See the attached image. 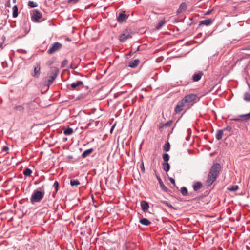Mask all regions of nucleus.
Instances as JSON below:
<instances>
[{
    "label": "nucleus",
    "instance_id": "1",
    "mask_svg": "<svg viewBox=\"0 0 250 250\" xmlns=\"http://www.w3.org/2000/svg\"><path fill=\"white\" fill-rule=\"evenodd\" d=\"M221 170V166L218 163L214 164L210 169L206 183L208 186H210L216 180Z\"/></svg>",
    "mask_w": 250,
    "mask_h": 250
},
{
    "label": "nucleus",
    "instance_id": "2",
    "mask_svg": "<svg viewBox=\"0 0 250 250\" xmlns=\"http://www.w3.org/2000/svg\"><path fill=\"white\" fill-rule=\"evenodd\" d=\"M59 73V70L57 67H51L48 76L44 78V84L48 86L52 84Z\"/></svg>",
    "mask_w": 250,
    "mask_h": 250
},
{
    "label": "nucleus",
    "instance_id": "3",
    "mask_svg": "<svg viewBox=\"0 0 250 250\" xmlns=\"http://www.w3.org/2000/svg\"><path fill=\"white\" fill-rule=\"evenodd\" d=\"M43 188V187L42 186L40 188L41 190H35L33 191L30 198V201L32 204L40 202L43 199L45 194V192L43 189L42 190Z\"/></svg>",
    "mask_w": 250,
    "mask_h": 250
},
{
    "label": "nucleus",
    "instance_id": "4",
    "mask_svg": "<svg viewBox=\"0 0 250 250\" xmlns=\"http://www.w3.org/2000/svg\"><path fill=\"white\" fill-rule=\"evenodd\" d=\"M197 98V95L195 94H189L185 96L181 101L185 104L187 106L186 110L188 109L193 105V103L191 104V105L189 104L192 102H195L196 101Z\"/></svg>",
    "mask_w": 250,
    "mask_h": 250
},
{
    "label": "nucleus",
    "instance_id": "5",
    "mask_svg": "<svg viewBox=\"0 0 250 250\" xmlns=\"http://www.w3.org/2000/svg\"><path fill=\"white\" fill-rule=\"evenodd\" d=\"M131 31L130 29H126L123 32L119 37V40L121 42H124L128 38H131Z\"/></svg>",
    "mask_w": 250,
    "mask_h": 250
},
{
    "label": "nucleus",
    "instance_id": "6",
    "mask_svg": "<svg viewBox=\"0 0 250 250\" xmlns=\"http://www.w3.org/2000/svg\"><path fill=\"white\" fill-rule=\"evenodd\" d=\"M62 47L61 43L58 42H55L51 47L47 50V52L49 54H52L55 52L59 50Z\"/></svg>",
    "mask_w": 250,
    "mask_h": 250
},
{
    "label": "nucleus",
    "instance_id": "7",
    "mask_svg": "<svg viewBox=\"0 0 250 250\" xmlns=\"http://www.w3.org/2000/svg\"><path fill=\"white\" fill-rule=\"evenodd\" d=\"M42 17V14L38 10L35 9L33 10L31 14V19L32 21L38 22Z\"/></svg>",
    "mask_w": 250,
    "mask_h": 250
},
{
    "label": "nucleus",
    "instance_id": "8",
    "mask_svg": "<svg viewBox=\"0 0 250 250\" xmlns=\"http://www.w3.org/2000/svg\"><path fill=\"white\" fill-rule=\"evenodd\" d=\"M41 74L40 63L37 62L34 66V72L32 74V76L35 78H38Z\"/></svg>",
    "mask_w": 250,
    "mask_h": 250
},
{
    "label": "nucleus",
    "instance_id": "9",
    "mask_svg": "<svg viewBox=\"0 0 250 250\" xmlns=\"http://www.w3.org/2000/svg\"><path fill=\"white\" fill-rule=\"evenodd\" d=\"M128 17V15L125 14V12L120 13L117 17V21L119 23H123L126 20Z\"/></svg>",
    "mask_w": 250,
    "mask_h": 250
},
{
    "label": "nucleus",
    "instance_id": "10",
    "mask_svg": "<svg viewBox=\"0 0 250 250\" xmlns=\"http://www.w3.org/2000/svg\"><path fill=\"white\" fill-rule=\"evenodd\" d=\"M187 108V106L182 101H180V104L177 105L175 108V112L176 114L180 113L184 109V108Z\"/></svg>",
    "mask_w": 250,
    "mask_h": 250
},
{
    "label": "nucleus",
    "instance_id": "11",
    "mask_svg": "<svg viewBox=\"0 0 250 250\" xmlns=\"http://www.w3.org/2000/svg\"><path fill=\"white\" fill-rule=\"evenodd\" d=\"M203 76V72L202 71H198L194 74L192 76V80L193 82H198L199 81L202 77Z\"/></svg>",
    "mask_w": 250,
    "mask_h": 250
},
{
    "label": "nucleus",
    "instance_id": "12",
    "mask_svg": "<svg viewBox=\"0 0 250 250\" xmlns=\"http://www.w3.org/2000/svg\"><path fill=\"white\" fill-rule=\"evenodd\" d=\"M187 7V5L185 2L182 3L180 6L178 10H177V14H179L181 13H183L186 11Z\"/></svg>",
    "mask_w": 250,
    "mask_h": 250
},
{
    "label": "nucleus",
    "instance_id": "13",
    "mask_svg": "<svg viewBox=\"0 0 250 250\" xmlns=\"http://www.w3.org/2000/svg\"><path fill=\"white\" fill-rule=\"evenodd\" d=\"M141 207L142 210L144 212L147 211L149 208V205L148 202L146 201H142L141 202Z\"/></svg>",
    "mask_w": 250,
    "mask_h": 250
},
{
    "label": "nucleus",
    "instance_id": "14",
    "mask_svg": "<svg viewBox=\"0 0 250 250\" xmlns=\"http://www.w3.org/2000/svg\"><path fill=\"white\" fill-rule=\"evenodd\" d=\"M83 84V82L81 81H77L75 83H73L71 84V87L73 90L77 89V87L82 86Z\"/></svg>",
    "mask_w": 250,
    "mask_h": 250
},
{
    "label": "nucleus",
    "instance_id": "15",
    "mask_svg": "<svg viewBox=\"0 0 250 250\" xmlns=\"http://www.w3.org/2000/svg\"><path fill=\"white\" fill-rule=\"evenodd\" d=\"M140 60L139 59H135L129 62L128 66L131 68H135L139 64Z\"/></svg>",
    "mask_w": 250,
    "mask_h": 250
},
{
    "label": "nucleus",
    "instance_id": "16",
    "mask_svg": "<svg viewBox=\"0 0 250 250\" xmlns=\"http://www.w3.org/2000/svg\"><path fill=\"white\" fill-rule=\"evenodd\" d=\"M213 21L211 19H208L205 20L201 21L199 22V25H205L208 26L212 23Z\"/></svg>",
    "mask_w": 250,
    "mask_h": 250
},
{
    "label": "nucleus",
    "instance_id": "17",
    "mask_svg": "<svg viewBox=\"0 0 250 250\" xmlns=\"http://www.w3.org/2000/svg\"><path fill=\"white\" fill-rule=\"evenodd\" d=\"M94 149L93 148H90L85 150L82 154V157L83 158H85L86 157L89 156L93 151Z\"/></svg>",
    "mask_w": 250,
    "mask_h": 250
},
{
    "label": "nucleus",
    "instance_id": "18",
    "mask_svg": "<svg viewBox=\"0 0 250 250\" xmlns=\"http://www.w3.org/2000/svg\"><path fill=\"white\" fill-rule=\"evenodd\" d=\"M156 176H157V178L159 181V183L160 184L161 188H162V190L167 192L168 190L167 188L164 185L160 176H158V175H156Z\"/></svg>",
    "mask_w": 250,
    "mask_h": 250
},
{
    "label": "nucleus",
    "instance_id": "19",
    "mask_svg": "<svg viewBox=\"0 0 250 250\" xmlns=\"http://www.w3.org/2000/svg\"><path fill=\"white\" fill-rule=\"evenodd\" d=\"M203 185L201 182H197L194 184L193 185V188L194 191H197L199 190L202 187Z\"/></svg>",
    "mask_w": 250,
    "mask_h": 250
},
{
    "label": "nucleus",
    "instance_id": "20",
    "mask_svg": "<svg viewBox=\"0 0 250 250\" xmlns=\"http://www.w3.org/2000/svg\"><path fill=\"white\" fill-rule=\"evenodd\" d=\"M139 222L144 226H149L151 224V222L146 218H142L140 219Z\"/></svg>",
    "mask_w": 250,
    "mask_h": 250
},
{
    "label": "nucleus",
    "instance_id": "21",
    "mask_svg": "<svg viewBox=\"0 0 250 250\" xmlns=\"http://www.w3.org/2000/svg\"><path fill=\"white\" fill-rule=\"evenodd\" d=\"M165 22L166 21L165 19H163L162 20H160L156 27V29L159 30L161 28V27L165 24Z\"/></svg>",
    "mask_w": 250,
    "mask_h": 250
},
{
    "label": "nucleus",
    "instance_id": "22",
    "mask_svg": "<svg viewBox=\"0 0 250 250\" xmlns=\"http://www.w3.org/2000/svg\"><path fill=\"white\" fill-rule=\"evenodd\" d=\"M74 131L72 128L70 127H68L66 129H65L63 131V133L65 135H70L73 133Z\"/></svg>",
    "mask_w": 250,
    "mask_h": 250
},
{
    "label": "nucleus",
    "instance_id": "23",
    "mask_svg": "<svg viewBox=\"0 0 250 250\" xmlns=\"http://www.w3.org/2000/svg\"><path fill=\"white\" fill-rule=\"evenodd\" d=\"M223 132L222 130H218L216 135V138L218 140H220L222 138Z\"/></svg>",
    "mask_w": 250,
    "mask_h": 250
},
{
    "label": "nucleus",
    "instance_id": "24",
    "mask_svg": "<svg viewBox=\"0 0 250 250\" xmlns=\"http://www.w3.org/2000/svg\"><path fill=\"white\" fill-rule=\"evenodd\" d=\"M13 17L16 18L18 15V8L17 5L13 6Z\"/></svg>",
    "mask_w": 250,
    "mask_h": 250
},
{
    "label": "nucleus",
    "instance_id": "25",
    "mask_svg": "<svg viewBox=\"0 0 250 250\" xmlns=\"http://www.w3.org/2000/svg\"><path fill=\"white\" fill-rule=\"evenodd\" d=\"M243 99L246 102H250V93L245 92L244 94Z\"/></svg>",
    "mask_w": 250,
    "mask_h": 250
},
{
    "label": "nucleus",
    "instance_id": "26",
    "mask_svg": "<svg viewBox=\"0 0 250 250\" xmlns=\"http://www.w3.org/2000/svg\"><path fill=\"white\" fill-rule=\"evenodd\" d=\"M163 166L164 170L167 172L169 171L170 169V165L167 162H164L163 163Z\"/></svg>",
    "mask_w": 250,
    "mask_h": 250
},
{
    "label": "nucleus",
    "instance_id": "27",
    "mask_svg": "<svg viewBox=\"0 0 250 250\" xmlns=\"http://www.w3.org/2000/svg\"><path fill=\"white\" fill-rule=\"evenodd\" d=\"M70 183L71 186H78L80 184L79 180L75 179H71Z\"/></svg>",
    "mask_w": 250,
    "mask_h": 250
},
{
    "label": "nucleus",
    "instance_id": "28",
    "mask_svg": "<svg viewBox=\"0 0 250 250\" xmlns=\"http://www.w3.org/2000/svg\"><path fill=\"white\" fill-rule=\"evenodd\" d=\"M32 173V171L29 168H26L23 171V174L26 176H29Z\"/></svg>",
    "mask_w": 250,
    "mask_h": 250
},
{
    "label": "nucleus",
    "instance_id": "29",
    "mask_svg": "<svg viewBox=\"0 0 250 250\" xmlns=\"http://www.w3.org/2000/svg\"><path fill=\"white\" fill-rule=\"evenodd\" d=\"M170 143L168 142H167L164 146V150L167 152L170 150Z\"/></svg>",
    "mask_w": 250,
    "mask_h": 250
},
{
    "label": "nucleus",
    "instance_id": "30",
    "mask_svg": "<svg viewBox=\"0 0 250 250\" xmlns=\"http://www.w3.org/2000/svg\"><path fill=\"white\" fill-rule=\"evenodd\" d=\"M181 192L183 196H186L188 194V189L186 187H182L181 188Z\"/></svg>",
    "mask_w": 250,
    "mask_h": 250
},
{
    "label": "nucleus",
    "instance_id": "31",
    "mask_svg": "<svg viewBox=\"0 0 250 250\" xmlns=\"http://www.w3.org/2000/svg\"><path fill=\"white\" fill-rule=\"evenodd\" d=\"M14 109L19 111H23L24 107L22 105H17L14 107Z\"/></svg>",
    "mask_w": 250,
    "mask_h": 250
},
{
    "label": "nucleus",
    "instance_id": "32",
    "mask_svg": "<svg viewBox=\"0 0 250 250\" xmlns=\"http://www.w3.org/2000/svg\"><path fill=\"white\" fill-rule=\"evenodd\" d=\"M229 191H235L238 189V186L233 185L232 186L229 188L228 189Z\"/></svg>",
    "mask_w": 250,
    "mask_h": 250
},
{
    "label": "nucleus",
    "instance_id": "33",
    "mask_svg": "<svg viewBox=\"0 0 250 250\" xmlns=\"http://www.w3.org/2000/svg\"><path fill=\"white\" fill-rule=\"evenodd\" d=\"M163 159L165 162H167L169 159V155L167 153H165L163 155Z\"/></svg>",
    "mask_w": 250,
    "mask_h": 250
},
{
    "label": "nucleus",
    "instance_id": "34",
    "mask_svg": "<svg viewBox=\"0 0 250 250\" xmlns=\"http://www.w3.org/2000/svg\"><path fill=\"white\" fill-rule=\"evenodd\" d=\"M28 5L31 8H34L37 6V4L32 1H29L28 3Z\"/></svg>",
    "mask_w": 250,
    "mask_h": 250
},
{
    "label": "nucleus",
    "instance_id": "35",
    "mask_svg": "<svg viewBox=\"0 0 250 250\" xmlns=\"http://www.w3.org/2000/svg\"><path fill=\"white\" fill-rule=\"evenodd\" d=\"M53 187L55 188L56 192H57L59 189V183L57 181L54 182Z\"/></svg>",
    "mask_w": 250,
    "mask_h": 250
},
{
    "label": "nucleus",
    "instance_id": "36",
    "mask_svg": "<svg viewBox=\"0 0 250 250\" xmlns=\"http://www.w3.org/2000/svg\"><path fill=\"white\" fill-rule=\"evenodd\" d=\"M68 62L67 60H66V59L64 60L62 62L61 67L62 68H64V67H65L67 65Z\"/></svg>",
    "mask_w": 250,
    "mask_h": 250
},
{
    "label": "nucleus",
    "instance_id": "37",
    "mask_svg": "<svg viewBox=\"0 0 250 250\" xmlns=\"http://www.w3.org/2000/svg\"><path fill=\"white\" fill-rule=\"evenodd\" d=\"M240 117H245V120H248L250 119V112L247 114H244L240 115Z\"/></svg>",
    "mask_w": 250,
    "mask_h": 250
},
{
    "label": "nucleus",
    "instance_id": "38",
    "mask_svg": "<svg viewBox=\"0 0 250 250\" xmlns=\"http://www.w3.org/2000/svg\"><path fill=\"white\" fill-rule=\"evenodd\" d=\"M140 168H141V172L142 173H145V169L144 162H143V161L141 162V166H140Z\"/></svg>",
    "mask_w": 250,
    "mask_h": 250
},
{
    "label": "nucleus",
    "instance_id": "39",
    "mask_svg": "<svg viewBox=\"0 0 250 250\" xmlns=\"http://www.w3.org/2000/svg\"><path fill=\"white\" fill-rule=\"evenodd\" d=\"M169 181H170V182L175 186V182L174 179H173L172 178H169Z\"/></svg>",
    "mask_w": 250,
    "mask_h": 250
},
{
    "label": "nucleus",
    "instance_id": "40",
    "mask_svg": "<svg viewBox=\"0 0 250 250\" xmlns=\"http://www.w3.org/2000/svg\"><path fill=\"white\" fill-rule=\"evenodd\" d=\"M9 149V148L7 146H4L2 149V151L4 152H6Z\"/></svg>",
    "mask_w": 250,
    "mask_h": 250
},
{
    "label": "nucleus",
    "instance_id": "41",
    "mask_svg": "<svg viewBox=\"0 0 250 250\" xmlns=\"http://www.w3.org/2000/svg\"><path fill=\"white\" fill-rule=\"evenodd\" d=\"M212 10H213V9L208 10V11H207L204 14V15H209L211 13V12H212Z\"/></svg>",
    "mask_w": 250,
    "mask_h": 250
},
{
    "label": "nucleus",
    "instance_id": "42",
    "mask_svg": "<svg viewBox=\"0 0 250 250\" xmlns=\"http://www.w3.org/2000/svg\"><path fill=\"white\" fill-rule=\"evenodd\" d=\"M171 121L168 122L166 123V124H165V125L167 126H169L171 125Z\"/></svg>",
    "mask_w": 250,
    "mask_h": 250
},
{
    "label": "nucleus",
    "instance_id": "43",
    "mask_svg": "<svg viewBox=\"0 0 250 250\" xmlns=\"http://www.w3.org/2000/svg\"><path fill=\"white\" fill-rule=\"evenodd\" d=\"M164 126H165V124H164L163 123H160L159 125V129L163 128L164 127Z\"/></svg>",
    "mask_w": 250,
    "mask_h": 250
},
{
    "label": "nucleus",
    "instance_id": "44",
    "mask_svg": "<svg viewBox=\"0 0 250 250\" xmlns=\"http://www.w3.org/2000/svg\"><path fill=\"white\" fill-rule=\"evenodd\" d=\"M162 203H163L164 204H165L166 206H167L168 207V205H169V203H168L167 201H162Z\"/></svg>",
    "mask_w": 250,
    "mask_h": 250
},
{
    "label": "nucleus",
    "instance_id": "45",
    "mask_svg": "<svg viewBox=\"0 0 250 250\" xmlns=\"http://www.w3.org/2000/svg\"><path fill=\"white\" fill-rule=\"evenodd\" d=\"M226 129L228 131H230L231 130V128L229 126H227L226 127Z\"/></svg>",
    "mask_w": 250,
    "mask_h": 250
},
{
    "label": "nucleus",
    "instance_id": "46",
    "mask_svg": "<svg viewBox=\"0 0 250 250\" xmlns=\"http://www.w3.org/2000/svg\"><path fill=\"white\" fill-rule=\"evenodd\" d=\"M168 207H169L171 208H173V206L170 203L169 204Z\"/></svg>",
    "mask_w": 250,
    "mask_h": 250
},
{
    "label": "nucleus",
    "instance_id": "47",
    "mask_svg": "<svg viewBox=\"0 0 250 250\" xmlns=\"http://www.w3.org/2000/svg\"><path fill=\"white\" fill-rule=\"evenodd\" d=\"M236 121H239L240 120L239 118H236L234 119Z\"/></svg>",
    "mask_w": 250,
    "mask_h": 250
},
{
    "label": "nucleus",
    "instance_id": "48",
    "mask_svg": "<svg viewBox=\"0 0 250 250\" xmlns=\"http://www.w3.org/2000/svg\"><path fill=\"white\" fill-rule=\"evenodd\" d=\"M2 45H3V44H2V43H1L0 44V48H2Z\"/></svg>",
    "mask_w": 250,
    "mask_h": 250
},
{
    "label": "nucleus",
    "instance_id": "49",
    "mask_svg": "<svg viewBox=\"0 0 250 250\" xmlns=\"http://www.w3.org/2000/svg\"><path fill=\"white\" fill-rule=\"evenodd\" d=\"M13 2H16V0H13Z\"/></svg>",
    "mask_w": 250,
    "mask_h": 250
},
{
    "label": "nucleus",
    "instance_id": "50",
    "mask_svg": "<svg viewBox=\"0 0 250 250\" xmlns=\"http://www.w3.org/2000/svg\"><path fill=\"white\" fill-rule=\"evenodd\" d=\"M113 127L111 129V131L112 130Z\"/></svg>",
    "mask_w": 250,
    "mask_h": 250
}]
</instances>
